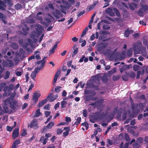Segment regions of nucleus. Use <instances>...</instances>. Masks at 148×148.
<instances>
[{
    "mask_svg": "<svg viewBox=\"0 0 148 148\" xmlns=\"http://www.w3.org/2000/svg\"><path fill=\"white\" fill-rule=\"evenodd\" d=\"M53 94L50 93L48 95L47 97L46 98L42 100L40 102L37 106V107L38 108H40L43 105H44L47 102V100L49 99V101L50 102L53 101L55 99H56L58 97L57 94L53 95L52 97Z\"/></svg>",
    "mask_w": 148,
    "mask_h": 148,
    "instance_id": "f257e3e1",
    "label": "nucleus"
},
{
    "mask_svg": "<svg viewBox=\"0 0 148 148\" xmlns=\"http://www.w3.org/2000/svg\"><path fill=\"white\" fill-rule=\"evenodd\" d=\"M141 46L142 43L139 41H138L137 42L133 45L134 54H138L139 53Z\"/></svg>",
    "mask_w": 148,
    "mask_h": 148,
    "instance_id": "f03ea898",
    "label": "nucleus"
},
{
    "mask_svg": "<svg viewBox=\"0 0 148 148\" xmlns=\"http://www.w3.org/2000/svg\"><path fill=\"white\" fill-rule=\"evenodd\" d=\"M6 103H7L10 104V108L13 110H14L16 108V106L17 104V102L15 100L10 101L9 98H7L5 100Z\"/></svg>",
    "mask_w": 148,
    "mask_h": 148,
    "instance_id": "7ed1b4c3",
    "label": "nucleus"
},
{
    "mask_svg": "<svg viewBox=\"0 0 148 148\" xmlns=\"http://www.w3.org/2000/svg\"><path fill=\"white\" fill-rule=\"evenodd\" d=\"M28 126L31 128L37 129L39 127L38 125V121L36 119H34L30 122Z\"/></svg>",
    "mask_w": 148,
    "mask_h": 148,
    "instance_id": "20e7f679",
    "label": "nucleus"
},
{
    "mask_svg": "<svg viewBox=\"0 0 148 148\" xmlns=\"http://www.w3.org/2000/svg\"><path fill=\"white\" fill-rule=\"evenodd\" d=\"M108 45L107 43H100L97 45V50L101 51L106 48Z\"/></svg>",
    "mask_w": 148,
    "mask_h": 148,
    "instance_id": "39448f33",
    "label": "nucleus"
},
{
    "mask_svg": "<svg viewBox=\"0 0 148 148\" xmlns=\"http://www.w3.org/2000/svg\"><path fill=\"white\" fill-rule=\"evenodd\" d=\"M41 94L40 93L35 92L33 94L32 100L35 103H36L38 101V98L40 97Z\"/></svg>",
    "mask_w": 148,
    "mask_h": 148,
    "instance_id": "423d86ee",
    "label": "nucleus"
},
{
    "mask_svg": "<svg viewBox=\"0 0 148 148\" xmlns=\"http://www.w3.org/2000/svg\"><path fill=\"white\" fill-rule=\"evenodd\" d=\"M19 134V129L15 128L13 131L12 134V138L15 139L18 137Z\"/></svg>",
    "mask_w": 148,
    "mask_h": 148,
    "instance_id": "0eeeda50",
    "label": "nucleus"
},
{
    "mask_svg": "<svg viewBox=\"0 0 148 148\" xmlns=\"http://www.w3.org/2000/svg\"><path fill=\"white\" fill-rule=\"evenodd\" d=\"M100 76L99 75H93L91 77L92 80H93V82L95 83V82L97 81L98 82L97 84H100Z\"/></svg>",
    "mask_w": 148,
    "mask_h": 148,
    "instance_id": "6e6552de",
    "label": "nucleus"
},
{
    "mask_svg": "<svg viewBox=\"0 0 148 148\" xmlns=\"http://www.w3.org/2000/svg\"><path fill=\"white\" fill-rule=\"evenodd\" d=\"M44 66V63H41L39 67L38 66L37 67L35 68L34 70V72L37 74L41 70H42L43 69Z\"/></svg>",
    "mask_w": 148,
    "mask_h": 148,
    "instance_id": "1a4fd4ad",
    "label": "nucleus"
},
{
    "mask_svg": "<svg viewBox=\"0 0 148 148\" xmlns=\"http://www.w3.org/2000/svg\"><path fill=\"white\" fill-rule=\"evenodd\" d=\"M134 31L133 30L130 29L129 28H127L126 29L124 32V35L126 37H128L129 36L130 34L132 33Z\"/></svg>",
    "mask_w": 148,
    "mask_h": 148,
    "instance_id": "9d476101",
    "label": "nucleus"
},
{
    "mask_svg": "<svg viewBox=\"0 0 148 148\" xmlns=\"http://www.w3.org/2000/svg\"><path fill=\"white\" fill-rule=\"evenodd\" d=\"M61 14L60 11L58 10H56L53 13V16L57 19L59 18V16Z\"/></svg>",
    "mask_w": 148,
    "mask_h": 148,
    "instance_id": "9b49d317",
    "label": "nucleus"
},
{
    "mask_svg": "<svg viewBox=\"0 0 148 148\" xmlns=\"http://www.w3.org/2000/svg\"><path fill=\"white\" fill-rule=\"evenodd\" d=\"M77 47V46L76 45H75L73 47V48L74 51L72 54V57H74L78 52V48Z\"/></svg>",
    "mask_w": 148,
    "mask_h": 148,
    "instance_id": "f8f14e48",
    "label": "nucleus"
},
{
    "mask_svg": "<svg viewBox=\"0 0 148 148\" xmlns=\"http://www.w3.org/2000/svg\"><path fill=\"white\" fill-rule=\"evenodd\" d=\"M106 12L110 16H113L115 15L114 13L113 12L112 10L110 8H108L106 11Z\"/></svg>",
    "mask_w": 148,
    "mask_h": 148,
    "instance_id": "ddd939ff",
    "label": "nucleus"
},
{
    "mask_svg": "<svg viewBox=\"0 0 148 148\" xmlns=\"http://www.w3.org/2000/svg\"><path fill=\"white\" fill-rule=\"evenodd\" d=\"M26 22L27 23L32 24L35 22V21L32 17L29 16L27 18Z\"/></svg>",
    "mask_w": 148,
    "mask_h": 148,
    "instance_id": "4468645a",
    "label": "nucleus"
},
{
    "mask_svg": "<svg viewBox=\"0 0 148 148\" xmlns=\"http://www.w3.org/2000/svg\"><path fill=\"white\" fill-rule=\"evenodd\" d=\"M101 79L103 83H106L108 81V78L106 74H104L101 77Z\"/></svg>",
    "mask_w": 148,
    "mask_h": 148,
    "instance_id": "2eb2a0df",
    "label": "nucleus"
},
{
    "mask_svg": "<svg viewBox=\"0 0 148 148\" xmlns=\"http://www.w3.org/2000/svg\"><path fill=\"white\" fill-rule=\"evenodd\" d=\"M20 143V141L19 139L15 140L13 143L12 146V147L13 148H16V146Z\"/></svg>",
    "mask_w": 148,
    "mask_h": 148,
    "instance_id": "dca6fc26",
    "label": "nucleus"
},
{
    "mask_svg": "<svg viewBox=\"0 0 148 148\" xmlns=\"http://www.w3.org/2000/svg\"><path fill=\"white\" fill-rule=\"evenodd\" d=\"M42 114L40 112V109H38L37 110L35 113L34 117H37L39 116H40L42 115Z\"/></svg>",
    "mask_w": 148,
    "mask_h": 148,
    "instance_id": "f3484780",
    "label": "nucleus"
},
{
    "mask_svg": "<svg viewBox=\"0 0 148 148\" xmlns=\"http://www.w3.org/2000/svg\"><path fill=\"white\" fill-rule=\"evenodd\" d=\"M29 29V28L23 27L22 30L23 32L22 33V34L24 35H26L27 34L28 31Z\"/></svg>",
    "mask_w": 148,
    "mask_h": 148,
    "instance_id": "a211bd4d",
    "label": "nucleus"
},
{
    "mask_svg": "<svg viewBox=\"0 0 148 148\" xmlns=\"http://www.w3.org/2000/svg\"><path fill=\"white\" fill-rule=\"evenodd\" d=\"M137 6V4L134 3H132L129 5V8L131 10H134L135 9V8H136Z\"/></svg>",
    "mask_w": 148,
    "mask_h": 148,
    "instance_id": "6ab92c4d",
    "label": "nucleus"
},
{
    "mask_svg": "<svg viewBox=\"0 0 148 148\" xmlns=\"http://www.w3.org/2000/svg\"><path fill=\"white\" fill-rule=\"evenodd\" d=\"M143 10V8H141L139 9L138 11L137 12L138 15L140 17H143L144 16Z\"/></svg>",
    "mask_w": 148,
    "mask_h": 148,
    "instance_id": "aec40b11",
    "label": "nucleus"
},
{
    "mask_svg": "<svg viewBox=\"0 0 148 148\" xmlns=\"http://www.w3.org/2000/svg\"><path fill=\"white\" fill-rule=\"evenodd\" d=\"M58 43H56L53 46V47L51 48L50 51H49L50 53H54L55 51V50L56 48H57L58 47Z\"/></svg>",
    "mask_w": 148,
    "mask_h": 148,
    "instance_id": "412c9836",
    "label": "nucleus"
},
{
    "mask_svg": "<svg viewBox=\"0 0 148 148\" xmlns=\"http://www.w3.org/2000/svg\"><path fill=\"white\" fill-rule=\"evenodd\" d=\"M132 48H130L127 51V55L128 57H130L132 55Z\"/></svg>",
    "mask_w": 148,
    "mask_h": 148,
    "instance_id": "4be33fe9",
    "label": "nucleus"
},
{
    "mask_svg": "<svg viewBox=\"0 0 148 148\" xmlns=\"http://www.w3.org/2000/svg\"><path fill=\"white\" fill-rule=\"evenodd\" d=\"M121 76L119 75H114L112 77V80L114 81L118 80L120 78Z\"/></svg>",
    "mask_w": 148,
    "mask_h": 148,
    "instance_id": "5701e85b",
    "label": "nucleus"
},
{
    "mask_svg": "<svg viewBox=\"0 0 148 148\" xmlns=\"http://www.w3.org/2000/svg\"><path fill=\"white\" fill-rule=\"evenodd\" d=\"M113 10L114 12L115 13L116 16L118 17L120 16V14L118 10L116 8H113Z\"/></svg>",
    "mask_w": 148,
    "mask_h": 148,
    "instance_id": "b1692460",
    "label": "nucleus"
},
{
    "mask_svg": "<svg viewBox=\"0 0 148 148\" xmlns=\"http://www.w3.org/2000/svg\"><path fill=\"white\" fill-rule=\"evenodd\" d=\"M54 125V122H50L49 124L47 125V127L48 129H51L52 128L53 126Z\"/></svg>",
    "mask_w": 148,
    "mask_h": 148,
    "instance_id": "393cba45",
    "label": "nucleus"
},
{
    "mask_svg": "<svg viewBox=\"0 0 148 148\" xmlns=\"http://www.w3.org/2000/svg\"><path fill=\"white\" fill-rule=\"evenodd\" d=\"M142 8H143V10L144 11H146L148 10V5L146 4L143 5L142 4L141 5Z\"/></svg>",
    "mask_w": 148,
    "mask_h": 148,
    "instance_id": "a878e982",
    "label": "nucleus"
},
{
    "mask_svg": "<svg viewBox=\"0 0 148 148\" xmlns=\"http://www.w3.org/2000/svg\"><path fill=\"white\" fill-rule=\"evenodd\" d=\"M124 137L125 140L127 141H130V137L128 134L125 133L124 134Z\"/></svg>",
    "mask_w": 148,
    "mask_h": 148,
    "instance_id": "bb28decb",
    "label": "nucleus"
},
{
    "mask_svg": "<svg viewBox=\"0 0 148 148\" xmlns=\"http://www.w3.org/2000/svg\"><path fill=\"white\" fill-rule=\"evenodd\" d=\"M133 148H138L140 147V144L137 143L136 142L133 144Z\"/></svg>",
    "mask_w": 148,
    "mask_h": 148,
    "instance_id": "cd10ccee",
    "label": "nucleus"
},
{
    "mask_svg": "<svg viewBox=\"0 0 148 148\" xmlns=\"http://www.w3.org/2000/svg\"><path fill=\"white\" fill-rule=\"evenodd\" d=\"M15 7L16 10H18L20 9L22 7V5L19 3H17L15 6Z\"/></svg>",
    "mask_w": 148,
    "mask_h": 148,
    "instance_id": "c85d7f7f",
    "label": "nucleus"
},
{
    "mask_svg": "<svg viewBox=\"0 0 148 148\" xmlns=\"http://www.w3.org/2000/svg\"><path fill=\"white\" fill-rule=\"evenodd\" d=\"M37 74L36 73L34 72H33L32 73L30 77L34 80V81H36L35 78L36 76V74Z\"/></svg>",
    "mask_w": 148,
    "mask_h": 148,
    "instance_id": "c756f323",
    "label": "nucleus"
},
{
    "mask_svg": "<svg viewBox=\"0 0 148 148\" xmlns=\"http://www.w3.org/2000/svg\"><path fill=\"white\" fill-rule=\"evenodd\" d=\"M10 74V72L9 71H6L5 73V75L4 77V79H8L9 77Z\"/></svg>",
    "mask_w": 148,
    "mask_h": 148,
    "instance_id": "7c9ffc66",
    "label": "nucleus"
},
{
    "mask_svg": "<svg viewBox=\"0 0 148 148\" xmlns=\"http://www.w3.org/2000/svg\"><path fill=\"white\" fill-rule=\"evenodd\" d=\"M81 118V117H78L77 118L76 121L75 122L74 125H77L78 124L80 123Z\"/></svg>",
    "mask_w": 148,
    "mask_h": 148,
    "instance_id": "2f4dec72",
    "label": "nucleus"
},
{
    "mask_svg": "<svg viewBox=\"0 0 148 148\" xmlns=\"http://www.w3.org/2000/svg\"><path fill=\"white\" fill-rule=\"evenodd\" d=\"M143 141V138L142 137H140L137 138L136 142L140 144L142 143Z\"/></svg>",
    "mask_w": 148,
    "mask_h": 148,
    "instance_id": "473e14b6",
    "label": "nucleus"
},
{
    "mask_svg": "<svg viewBox=\"0 0 148 148\" xmlns=\"http://www.w3.org/2000/svg\"><path fill=\"white\" fill-rule=\"evenodd\" d=\"M62 87L57 86L56 87L55 89V91L57 93L59 92L61 90Z\"/></svg>",
    "mask_w": 148,
    "mask_h": 148,
    "instance_id": "72a5a7b5",
    "label": "nucleus"
},
{
    "mask_svg": "<svg viewBox=\"0 0 148 148\" xmlns=\"http://www.w3.org/2000/svg\"><path fill=\"white\" fill-rule=\"evenodd\" d=\"M86 101H88L91 100L92 96L91 95L86 96L85 97Z\"/></svg>",
    "mask_w": 148,
    "mask_h": 148,
    "instance_id": "f704fd0d",
    "label": "nucleus"
},
{
    "mask_svg": "<svg viewBox=\"0 0 148 148\" xmlns=\"http://www.w3.org/2000/svg\"><path fill=\"white\" fill-rule=\"evenodd\" d=\"M28 46L29 44H28V43L26 42L24 44L23 47L24 49H26L28 51V49H29V48H28Z\"/></svg>",
    "mask_w": 148,
    "mask_h": 148,
    "instance_id": "c9c22d12",
    "label": "nucleus"
},
{
    "mask_svg": "<svg viewBox=\"0 0 148 148\" xmlns=\"http://www.w3.org/2000/svg\"><path fill=\"white\" fill-rule=\"evenodd\" d=\"M3 112L4 113H7L8 112V109H9L8 107L4 106L3 107Z\"/></svg>",
    "mask_w": 148,
    "mask_h": 148,
    "instance_id": "e433bc0d",
    "label": "nucleus"
},
{
    "mask_svg": "<svg viewBox=\"0 0 148 148\" xmlns=\"http://www.w3.org/2000/svg\"><path fill=\"white\" fill-rule=\"evenodd\" d=\"M82 125L86 127V130H87L88 127V124L86 122L82 123Z\"/></svg>",
    "mask_w": 148,
    "mask_h": 148,
    "instance_id": "4c0bfd02",
    "label": "nucleus"
},
{
    "mask_svg": "<svg viewBox=\"0 0 148 148\" xmlns=\"http://www.w3.org/2000/svg\"><path fill=\"white\" fill-rule=\"evenodd\" d=\"M67 102L65 101H62L61 102V107L62 108H64L65 107V105Z\"/></svg>",
    "mask_w": 148,
    "mask_h": 148,
    "instance_id": "58836bf2",
    "label": "nucleus"
},
{
    "mask_svg": "<svg viewBox=\"0 0 148 148\" xmlns=\"http://www.w3.org/2000/svg\"><path fill=\"white\" fill-rule=\"evenodd\" d=\"M63 131V130L62 128L58 129L56 131V134L58 135L61 134Z\"/></svg>",
    "mask_w": 148,
    "mask_h": 148,
    "instance_id": "ea45409f",
    "label": "nucleus"
},
{
    "mask_svg": "<svg viewBox=\"0 0 148 148\" xmlns=\"http://www.w3.org/2000/svg\"><path fill=\"white\" fill-rule=\"evenodd\" d=\"M6 3L8 4L10 7H11L12 5V1L11 0H5Z\"/></svg>",
    "mask_w": 148,
    "mask_h": 148,
    "instance_id": "a19ab883",
    "label": "nucleus"
},
{
    "mask_svg": "<svg viewBox=\"0 0 148 148\" xmlns=\"http://www.w3.org/2000/svg\"><path fill=\"white\" fill-rule=\"evenodd\" d=\"M6 3L8 4L10 7H11L12 5V1L11 0H5Z\"/></svg>",
    "mask_w": 148,
    "mask_h": 148,
    "instance_id": "79ce46f5",
    "label": "nucleus"
},
{
    "mask_svg": "<svg viewBox=\"0 0 148 148\" xmlns=\"http://www.w3.org/2000/svg\"><path fill=\"white\" fill-rule=\"evenodd\" d=\"M6 3L8 4L10 7H11L12 5V1L11 0H5Z\"/></svg>",
    "mask_w": 148,
    "mask_h": 148,
    "instance_id": "37998d69",
    "label": "nucleus"
},
{
    "mask_svg": "<svg viewBox=\"0 0 148 148\" xmlns=\"http://www.w3.org/2000/svg\"><path fill=\"white\" fill-rule=\"evenodd\" d=\"M133 68L134 70L136 71L138 70L139 68V66L138 65L135 64L134 65Z\"/></svg>",
    "mask_w": 148,
    "mask_h": 148,
    "instance_id": "c03bdc74",
    "label": "nucleus"
},
{
    "mask_svg": "<svg viewBox=\"0 0 148 148\" xmlns=\"http://www.w3.org/2000/svg\"><path fill=\"white\" fill-rule=\"evenodd\" d=\"M4 69L2 67L1 64H0V78H2V75H1L2 73L3 72Z\"/></svg>",
    "mask_w": 148,
    "mask_h": 148,
    "instance_id": "a18cd8bd",
    "label": "nucleus"
},
{
    "mask_svg": "<svg viewBox=\"0 0 148 148\" xmlns=\"http://www.w3.org/2000/svg\"><path fill=\"white\" fill-rule=\"evenodd\" d=\"M85 94H89L93 93V91L91 90H85L84 91Z\"/></svg>",
    "mask_w": 148,
    "mask_h": 148,
    "instance_id": "49530a36",
    "label": "nucleus"
},
{
    "mask_svg": "<svg viewBox=\"0 0 148 148\" xmlns=\"http://www.w3.org/2000/svg\"><path fill=\"white\" fill-rule=\"evenodd\" d=\"M7 84L6 82L1 83L0 84V88L3 89V88Z\"/></svg>",
    "mask_w": 148,
    "mask_h": 148,
    "instance_id": "de8ad7c7",
    "label": "nucleus"
},
{
    "mask_svg": "<svg viewBox=\"0 0 148 148\" xmlns=\"http://www.w3.org/2000/svg\"><path fill=\"white\" fill-rule=\"evenodd\" d=\"M116 68H114L112 70H110L109 71L108 73L112 75L116 72Z\"/></svg>",
    "mask_w": 148,
    "mask_h": 148,
    "instance_id": "09e8293b",
    "label": "nucleus"
},
{
    "mask_svg": "<svg viewBox=\"0 0 148 148\" xmlns=\"http://www.w3.org/2000/svg\"><path fill=\"white\" fill-rule=\"evenodd\" d=\"M95 15V14L94 13V14L90 18V20L89 21V24H92L93 22V19Z\"/></svg>",
    "mask_w": 148,
    "mask_h": 148,
    "instance_id": "8fccbe9b",
    "label": "nucleus"
},
{
    "mask_svg": "<svg viewBox=\"0 0 148 148\" xmlns=\"http://www.w3.org/2000/svg\"><path fill=\"white\" fill-rule=\"evenodd\" d=\"M122 112V109L121 108H120L118 111L117 115L119 116H121V114Z\"/></svg>",
    "mask_w": 148,
    "mask_h": 148,
    "instance_id": "3c124183",
    "label": "nucleus"
},
{
    "mask_svg": "<svg viewBox=\"0 0 148 148\" xmlns=\"http://www.w3.org/2000/svg\"><path fill=\"white\" fill-rule=\"evenodd\" d=\"M27 134V133L26 130L25 129H23L21 134V135L22 136H25Z\"/></svg>",
    "mask_w": 148,
    "mask_h": 148,
    "instance_id": "603ef678",
    "label": "nucleus"
},
{
    "mask_svg": "<svg viewBox=\"0 0 148 148\" xmlns=\"http://www.w3.org/2000/svg\"><path fill=\"white\" fill-rule=\"evenodd\" d=\"M104 35H100L99 37V39L100 40H102L104 42L105 41V40H104L105 38L104 37Z\"/></svg>",
    "mask_w": 148,
    "mask_h": 148,
    "instance_id": "864d4df0",
    "label": "nucleus"
},
{
    "mask_svg": "<svg viewBox=\"0 0 148 148\" xmlns=\"http://www.w3.org/2000/svg\"><path fill=\"white\" fill-rule=\"evenodd\" d=\"M129 76L130 77L134 78L135 77L136 75L135 73L132 72L130 73Z\"/></svg>",
    "mask_w": 148,
    "mask_h": 148,
    "instance_id": "5fc2aeb1",
    "label": "nucleus"
},
{
    "mask_svg": "<svg viewBox=\"0 0 148 148\" xmlns=\"http://www.w3.org/2000/svg\"><path fill=\"white\" fill-rule=\"evenodd\" d=\"M12 47L14 49H17L18 48V46L16 43H14L12 44Z\"/></svg>",
    "mask_w": 148,
    "mask_h": 148,
    "instance_id": "6e6d98bb",
    "label": "nucleus"
},
{
    "mask_svg": "<svg viewBox=\"0 0 148 148\" xmlns=\"http://www.w3.org/2000/svg\"><path fill=\"white\" fill-rule=\"evenodd\" d=\"M122 78L123 80L125 81H127L128 80V77L126 75H124L122 76Z\"/></svg>",
    "mask_w": 148,
    "mask_h": 148,
    "instance_id": "4d7b16f0",
    "label": "nucleus"
},
{
    "mask_svg": "<svg viewBox=\"0 0 148 148\" xmlns=\"http://www.w3.org/2000/svg\"><path fill=\"white\" fill-rule=\"evenodd\" d=\"M104 100L103 99H100L97 100L96 101L97 104L101 103L103 102Z\"/></svg>",
    "mask_w": 148,
    "mask_h": 148,
    "instance_id": "13d9d810",
    "label": "nucleus"
},
{
    "mask_svg": "<svg viewBox=\"0 0 148 148\" xmlns=\"http://www.w3.org/2000/svg\"><path fill=\"white\" fill-rule=\"evenodd\" d=\"M9 87V91H10L11 90H13V89L14 88V85L12 84H11L9 86H8Z\"/></svg>",
    "mask_w": 148,
    "mask_h": 148,
    "instance_id": "bf43d9fd",
    "label": "nucleus"
},
{
    "mask_svg": "<svg viewBox=\"0 0 148 148\" xmlns=\"http://www.w3.org/2000/svg\"><path fill=\"white\" fill-rule=\"evenodd\" d=\"M9 87L8 86H5L3 90L4 91V92L5 93L7 91L8 92L9 91H10L8 90Z\"/></svg>",
    "mask_w": 148,
    "mask_h": 148,
    "instance_id": "052dcab7",
    "label": "nucleus"
},
{
    "mask_svg": "<svg viewBox=\"0 0 148 148\" xmlns=\"http://www.w3.org/2000/svg\"><path fill=\"white\" fill-rule=\"evenodd\" d=\"M83 115L84 117H86L87 116V112L86 110L84 109L83 111Z\"/></svg>",
    "mask_w": 148,
    "mask_h": 148,
    "instance_id": "680f3d73",
    "label": "nucleus"
},
{
    "mask_svg": "<svg viewBox=\"0 0 148 148\" xmlns=\"http://www.w3.org/2000/svg\"><path fill=\"white\" fill-rule=\"evenodd\" d=\"M6 129L8 131L11 132L13 129V128L9 126H7L6 127Z\"/></svg>",
    "mask_w": 148,
    "mask_h": 148,
    "instance_id": "e2e57ef3",
    "label": "nucleus"
},
{
    "mask_svg": "<svg viewBox=\"0 0 148 148\" xmlns=\"http://www.w3.org/2000/svg\"><path fill=\"white\" fill-rule=\"evenodd\" d=\"M70 127H64V128L63 130H65L66 132H69V131L70 130Z\"/></svg>",
    "mask_w": 148,
    "mask_h": 148,
    "instance_id": "0e129e2a",
    "label": "nucleus"
},
{
    "mask_svg": "<svg viewBox=\"0 0 148 148\" xmlns=\"http://www.w3.org/2000/svg\"><path fill=\"white\" fill-rule=\"evenodd\" d=\"M85 12V10H84L80 12L77 15V16L78 17L80 16H81L84 14Z\"/></svg>",
    "mask_w": 148,
    "mask_h": 148,
    "instance_id": "69168bd1",
    "label": "nucleus"
},
{
    "mask_svg": "<svg viewBox=\"0 0 148 148\" xmlns=\"http://www.w3.org/2000/svg\"><path fill=\"white\" fill-rule=\"evenodd\" d=\"M27 42L28 43V44H29V45L31 46H32L33 45V43L32 40L28 38L27 39Z\"/></svg>",
    "mask_w": 148,
    "mask_h": 148,
    "instance_id": "338daca9",
    "label": "nucleus"
},
{
    "mask_svg": "<svg viewBox=\"0 0 148 148\" xmlns=\"http://www.w3.org/2000/svg\"><path fill=\"white\" fill-rule=\"evenodd\" d=\"M145 144L148 143V136H146L145 137L144 139Z\"/></svg>",
    "mask_w": 148,
    "mask_h": 148,
    "instance_id": "774afa93",
    "label": "nucleus"
}]
</instances>
